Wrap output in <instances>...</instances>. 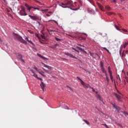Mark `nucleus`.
Segmentation results:
<instances>
[{
	"label": "nucleus",
	"mask_w": 128,
	"mask_h": 128,
	"mask_svg": "<svg viewBox=\"0 0 128 128\" xmlns=\"http://www.w3.org/2000/svg\"><path fill=\"white\" fill-rule=\"evenodd\" d=\"M14 38L16 40H18L19 42H20L22 44H26L28 42L22 39V38L19 36L18 34L14 33Z\"/></svg>",
	"instance_id": "f257e3e1"
},
{
	"label": "nucleus",
	"mask_w": 128,
	"mask_h": 128,
	"mask_svg": "<svg viewBox=\"0 0 128 128\" xmlns=\"http://www.w3.org/2000/svg\"><path fill=\"white\" fill-rule=\"evenodd\" d=\"M42 64L44 65V68H48V70H46V69H44V68H42V70L46 72L47 74H52V70H54V68L50 66H49L48 65H46L44 63H42Z\"/></svg>",
	"instance_id": "f03ea898"
},
{
	"label": "nucleus",
	"mask_w": 128,
	"mask_h": 128,
	"mask_svg": "<svg viewBox=\"0 0 128 128\" xmlns=\"http://www.w3.org/2000/svg\"><path fill=\"white\" fill-rule=\"evenodd\" d=\"M77 78L78 80H80V82L81 84H82V86H83L84 88L88 89V88H90V84H86V83H84V82L82 80L80 79V77L77 76Z\"/></svg>",
	"instance_id": "7ed1b4c3"
},
{
	"label": "nucleus",
	"mask_w": 128,
	"mask_h": 128,
	"mask_svg": "<svg viewBox=\"0 0 128 128\" xmlns=\"http://www.w3.org/2000/svg\"><path fill=\"white\" fill-rule=\"evenodd\" d=\"M62 6H72V2L70 0H65L64 2H62L60 4Z\"/></svg>",
	"instance_id": "20e7f679"
},
{
	"label": "nucleus",
	"mask_w": 128,
	"mask_h": 128,
	"mask_svg": "<svg viewBox=\"0 0 128 128\" xmlns=\"http://www.w3.org/2000/svg\"><path fill=\"white\" fill-rule=\"evenodd\" d=\"M28 16L33 20H42V17L40 16H32V15H29Z\"/></svg>",
	"instance_id": "39448f33"
},
{
	"label": "nucleus",
	"mask_w": 128,
	"mask_h": 128,
	"mask_svg": "<svg viewBox=\"0 0 128 128\" xmlns=\"http://www.w3.org/2000/svg\"><path fill=\"white\" fill-rule=\"evenodd\" d=\"M20 16H26L28 14L26 12V9L24 8H22L21 10L20 11Z\"/></svg>",
	"instance_id": "423d86ee"
},
{
	"label": "nucleus",
	"mask_w": 128,
	"mask_h": 128,
	"mask_svg": "<svg viewBox=\"0 0 128 128\" xmlns=\"http://www.w3.org/2000/svg\"><path fill=\"white\" fill-rule=\"evenodd\" d=\"M66 56H70V58H75L76 60H77L78 58L76 56H74L72 54L69 53L68 52H64V53Z\"/></svg>",
	"instance_id": "0eeeda50"
},
{
	"label": "nucleus",
	"mask_w": 128,
	"mask_h": 128,
	"mask_svg": "<svg viewBox=\"0 0 128 128\" xmlns=\"http://www.w3.org/2000/svg\"><path fill=\"white\" fill-rule=\"evenodd\" d=\"M66 56H70V58H75L76 60H77L78 58L76 56H74L72 54L69 53L68 52H64V53Z\"/></svg>",
	"instance_id": "6e6552de"
},
{
	"label": "nucleus",
	"mask_w": 128,
	"mask_h": 128,
	"mask_svg": "<svg viewBox=\"0 0 128 128\" xmlns=\"http://www.w3.org/2000/svg\"><path fill=\"white\" fill-rule=\"evenodd\" d=\"M114 96L116 98H117L118 100V102H122V96H120L116 94H114Z\"/></svg>",
	"instance_id": "1a4fd4ad"
},
{
	"label": "nucleus",
	"mask_w": 128,
	"mask_h": 128,
	"mask_svg": "<svg viewBox=\"0 0 128 128\" xmlns=\"http://www.w3.org/2000/svg\"><path fill=\"white\" fill-rule=\"evenodd\" d=\"M25 6L27 8V10H28L29 12H30V10H32V8H34V6H29L28 4H25Z\"/></svg>",
	"instance_id": "9d476101"
},
{
	"label": "nucleus",
	"mask_w": 128,
	"mask_h": 128,
	"mask_svg": "<svg viewBox=\"0 0 128 128\" xmlns=\"http://www.w3.org/2000/svg\"><path fill=\"white\" fill-rule=\"evenodd\" d=\"M40 86H41V88L42 90V91L44 92V88L46 87V84H44L42 82H41V83L40 84Z\"/></svg>",
	"instance_id": "9b49d317"
},
{
	"label": "nucleus",
	"mask_w": 128,
	"mask_h": 128,
	"mask_svg": "<svg viewBox=\"0 0 128 128\" xmlns=\"http://www.w3.org/2000/svg\"><path fill=\"white\" fill-rule=\"evenodd\" d=\"M31 71V76H34V78H38V74H36V73H34V70H30Z\"/></svg>",
	"instance_id": "f8f14e48"
},
{
	"label": "nucleus",
	"mask_w": 128,
	"mask_h": 128,
	"mask_svg": "<svg viewBox=\"0 0 128 128\" xmlns=\"http://www.w3.org/2000/svg\"><path fill=\"white\" fill-rule=\"evenodd\" d=\"M114 108H115L117 112H120V110H122V108H120V106H114Z\"/></svg>",
	"instance_id": "ddd939ff"
},
{
	"label": "nucleus",
	"mask_w": 128,
	"mask_h": 128,
	"mask_svg": "<svg viewBox=\"0 0 128 128\" xmlns=\"http://www.w3.org/2000/svg\"><path fill=\"white\" fill-rule=\"evenodd\" d=\"M96 97L97 98H98L102 102V97H100V94H98V92H96Z\"/></svg>",
	"instance_id": "4468645a"
},
{
	"label": "nucleus",
	"mask_w": 128,
	"mask_h": 128,
	"mask_svg": "<svg viewBox=\"0 0 128 128\" xmlns=\"http://www.w3.org/2000/svg\"><path fill=\"white\" fill-rule=\"evenodd\" d=\"M76 48H78V50H80V52H85V50H84V49H82V48H80L79 46H76Z\"/></svg>",
	"instance_id": "2eb2a0df"
},
{
	"label": "nucleus",
	"mask_w": 128,
	"mask_h": 128,
	"mask_svg": "<svg viewBox=\"0 0 128 128\" xmlns=\"http://www.w3.org/2000/svg\"><path fill=\"white\" fill-rule=\"evenodd\" d=\"M38 72H39V74H41L42 76H46L45 75H44V72L43 71H42L40 70Z\"/></svg>",
	"instance_id": "dca6fc26"
},
{
	"label": "nucleus",
	"mask_w": 128,
	"mask_h": 128,
	"mask_svg": "<svg viewBox=\"0 0 128 128\" xmlns=\"http://www.w3.org/2000/svg\"><path fill=\"white\" fill-rule=\"evenodd\" d=\"M98 4V6H99V8H100V10H104V7H102V5H100V3H97Z\"/></svg>",
	"instance_id": "f3484780"
},
{
	"label": "nucleus",
	"mask_w": 128,
	"mask_h": 128,
	"mask_svg": "<svg viewBox=\"0 0 128 128\" xmlns=\"http://www.w3.org/2000/svg\"><path fill=\"white\" fill-rule=\"evenodd\" d=\"M101 70L102 72H104V74H105V75L106 76V70H104V68H101Z\"/></svg>",
	"instance_id": "a211bd4d"
},
{
	"label": "nucleus",
	"mask_w": 128,
	"mask_h": 128,
	"mask_svg": "<svg viewBox=\"0 0 128 128\" xmlns=\"http://www.w3.org/2000/svg\"><path fill=\"white\" fill-rule=\"evenodd\" d=\"M26 40L28 42H29V44H31L34 45V42H32L30 40H28V38H26Z\"/></svg>",
	"instance_id": "6ab92c4d"
},
{
	"label": "nucleus",
	"mask_w": 128,
	"mask_h": 128,
	"mask_svg": "<svg viewBox=\"0 0 128 128\" xmlns=\"http://www.w3.org/2000/svg\"><path fill=\"white\" fill-rule=\"evenodd\" d=\"M60 6H62V8H70V7L66 5V6H64L61 4H60Z\"/></svg>",
	"instance_id": "aec40b11"
},
{
	"label": "nucleus",
	"mask_w": 128,
	"mask_h": 128,
	"mask_svg": "<svg viewBox=\"0 0 128 128\" xmlns=\"http://www.w3.org/2000/svg\"><path fill=\"white\" fill-rule=\"evenodd\" d=\"M106 8L107 10H112V8L110 6H106Z\"/></svg>",
	"instance_id": "412c9836"
},
{
	"label": "nucleus",
	"mask_w": 128,
	"mask_h": 128,
	"mask_svg": "<svg viewBox=\"0 0 128 128\" xmlns=\"http://www.w3.org/2000/svg\"><path fill=\"white\" fill-rule=\"evenodd\" d=\"M83 122H84L86 124L90 125V122L86 120H83Z\"/></svg>",
	"instance_id": "4be33fe9"
},
{
	"label": "nucleus",
	"mask_w": 128,
	"mask_h": 128,
	"mask_svg": "<svg viewBox=\"0 0 128 128\" xmlns=\"http://www.w3.org/2000/svg\"><path fill=\"white\" fill-rule=\"evenodd\" d=\"M114 28H116V30H120V29L118 28V26L116 24L114 25Z\"/></svg>",
	"instance_id": "5701e85b"
},
{
	"label": "nucleus",
	"mask_w": 128,
	"mask_h": 128,
	"mask_svg": "<svg viewBox=\"0 0 128 128\" xmlns=\"http://www.w3.org/2000/svg\"><path fill=\"white\" fill-rule=\"evenodd\" d=\"M42 38H43V40H46V36H44V35H41L40 36Z\"/></svg>",
	"instance_id": "b1692460"
},
{
	"label": "nucleus",
	"mask_w": 128,
	"mask_h": 128,
	"mask_svg": "<svg viewBox=\"0 0 128 128\" xmlns=\"http://www.w3.org/2000/svg\"><path fill=\"white\" fill-rule=\"evenodd\" d=\"M107 14H108V16H112V14H114V13L112 12H108Z\"/></svg>",
	"instance_id": "393cba45"
},
{
	"label": "nucleus",
	"mask_w": 128,
	"mask_h": 128,
	"mask_svg": "<svg viewBox=\"0 0 128 128\" xmlns=\"http://www.w3.org/2000/svg\"><path fill=\"white\" fill-rule=\"evenodd\" d=\"M90 56H92V58H94V53H92V52H90Z\"/></svg>",
	"instance_id": "a878e982"
},
{
	"label": "nucleus",
	"mask_w": 128,
	"mask_h": 128,
	"mask_svg": "<svg viewBox=\"0 0 128 128\" xmlns=\"http://www.w3.org/2000/svg\"><path fill=\"white\" fill-rule=\"evenodd\" d=\"M79 40H86V38L80 36L79 37Z\"/></svg>",
	"instance_id": "bb28decb"
},
{
	"label": "nucleus",
	"mask_w": 128,
	"mask_h": 128,
	"mask_svg": "<svg viewBox=\"0 0 128 128\" xmlns=\"http://www.w3.org/2000/svg\"><path fill=\"white\" fill-rule=\"evenodd\" d=\"M100 64L101 68H104V63H102V62H100Z\"/></svg>",
	"instance_id": "cd10ccee"
},
{
	"label": "nucleus",
	"mask_w": 128,
	"mask_h": 128,
	"mask_svg": "<svg viewBox=\"0 0 128 128\" xmlns=\"http://www.w3.org/2000/svg\"><path fill=\"white\" fill-rule=\"evenodd\" d=\"M110 78L112 82H114V77L112 76V75L110 76Z\"/></svg>",
	"instance_id": "c85d7f7f"
},
{
	"label": "nucleus",
	"mask_w": 128,
	"mask_h": 128,
	"mask_svg": "<svg viewBox=\"0 0 128 128\" xmlns=\"http://www.w3.org/2000/svg\"><path fill=\"white\" fill-rule=\"evenodd\" d=\"M106 80H107L108 82H110V79H108V76L107 74H106Z\"/></svg>",
	"instance_id": "c756f323"
},
{
	"label": "nucleus",
	"mask_w": 128,
	"mask_h": 128,
	"mask_svg": "<svg viewBox=\"0 0 128 128\" xmlns=\"http://www.w3.org/2000/svg\"><path fill=\"white\" fill-rule=\"evenodd\" d=\"M123 112L124 114V116H128V112Z\"/></svg>",
	"instance_id": "7c9ffc66"
},
{
	"label": "nucleus",
	"mask_w": 128,
	"mask_h": 128,
	"mask_svg": "<svg viewBox=\"0 0 128 128\" xmlns=\"http://www.w3.org/2000/svg\"><path fill=\"white\" fill-rule=\"evenodd\" d=\"M88 2H90V4H94V1L92 0H87Z\"/></svg>",
	"instance_id": "2f4dec72"
},
{
	"label": "nucleus",
	"mask_w": 128,
	"mask_h": 128,
	"mask_svg": "<svg viewBox=\"0 0 128 128\" xmlns=\"http://www.w3.org/2000/svg\"><path fill=\"white\" fill-rule=\"evenodd\" d=\"M126 46H128V44L126 43H125L124 44H123L122 48H126Z\"/></svg>",
	"instance_id": "473e14b6"
},
{
	"label": "nucleus",
	"mask_w": 128,
	"mask_h": 128,
	"mask_svg": "<svg viewBox=\"0 0 128 128\" xmlns=\"http://www.w3.org/2000/svg\"><path fill=\"white\" fill-rule=\"evenodd\" d=\"M55 40H57V42H60V40H60L56 37H55Z\"/></svg>",
	"instance_id": "72a5a7b5"
},
{
	"label": "nucleus",
	"mask_w": 128,
	"mask_h": 128,
	"mask_svg": "<svg viewBox=\"0 0 128 128\" xmlns=\"http://www.w3.org/2000/svg\"><path fill=\"white\" fill-rule=\"evenodd\" d=\"M18 58L22 60V54H18Z\"/></svg>",
	"instance_id": "f704fd0d"
},
{
	"label": "nucleus",
	"mask_w": 128,
	"mask_h": 128,
	"mask_svg": "<svg viewBox=\"0 0 128 128\" xmlns=\"http://www.w3.org/2000/svg\"><path fill=\"white\" fill-rule=\"evenodd\" d=\"M104 50H106V52H108L109 54H110V50H108L106 48H103Z\"/></svg>",
	"instance_id": "c9c22d12"
},
{
	"label": "nucleus",
	"mask_w": 128,
	"mask_h": 128,
	"mask_svg": "<svg viewBox=\"0 0 128 128\" xmlns=\"http://www.w3.org/2000/svg\"><path fill=\"white\" fill-rule=\"evenodd\" d=\"M122 32H128V30H125V29H122L121 30Z\"/></svg>",
	"instance_id": "e433bc0d"
},
{
	"label": "nucleus",
	"mask_w": 128,
	"mask_h": 128,
	"mask_svg": "<svg viewBox=\"0 0 128 128\" xmlns=\"http://www.w3.org/2000/svg\"><path fill=\"white\" fill-rule=\"evenodd\" d=\"M108 72H109L110 76H112V72L111 70H109Z\"/></svg>",
	"instance_id": "4c0bfd02"
},
{
	"label": "nucleus",
	"mask_w": 128,
	"mask_h": 128,
	"mask_svg": "<svg viewBox=\"0 0 128 128\" xmlns=\"http://www.w3.org/2000/svg\"><path fill=\"white\" fill-rule=\"evenodd\" d=\"M67 88H68V90H70L71 92H74V90H72V89L70 88V87L67 86Z\"/></svg>",
	"instance_id": "58836bf2"
},
{
	"label": "nucleus",
	"mask_w": 128,
	"mask_h": 128,
	"mask_svg": "<svg viewBox=\"0 0 128 128\" xmlns=\"http://www.w3.org/2000/svg\"><path fill=\"white\" fill-rule=\"evenodd\" d=\"M34 70H36V71L38 72V71L40 70H38V68H37L36 67V66H34Z\"/></svg>",
	"instance_id": "ea45409f"
},
{
	"label": "nucleus",
	"mask_w": 128,
	"mask_h": 128,
	"mask_svg": "<svg viewBox=\"0 0 128 128\" xmlns=\"http://www.w3.org/2000/svg\"><path fill=\"white\" fill-rule=\"evenodd\" d=\"M122 48H120L119 52H120V54H122Z\"/></svg>",
	"instance_id": "a19ab883"
},
{
	"label": "nucleus",
	"mask_w": 128,
	"mask_h": 128,
	"mask_svg": "<svg viewBox=\"0 0 128 128\" xmlns=\"http://www.w3.org/2000/svg\"><path fill=\"white\" fill-rule=\"evenodd\" d=\"M33 8L34 10H40V8H38L34 7V8Z\"/></svg>",
	"instance_id": "79ce46f5"
},
{
	"label": "nucleus",
	"mask_w": 128,
	"mask_h": 128,
	"mask_svg": "<svg viewBox=\"0 0 128 128\" xmlns=\"http://www.w3.org/2000/svg\"><path fill=\"white\" fill-rule=\"evenodd\" d=\"M48 9H45V10H42V12H48Z\"/></svg>",
	"instance_id": "37998d69"
},
{
	"label": "nucleus",
	"mask_w": 128,
	"mask_h": 128,
	"mask_svg": "<svg viewBox=\"0 0 128 128\" xmlns=\"http://www.w3.org/2000/svg\"><path fill=\"white\" fill-rule=\"evenodd\" d=\"M42 60H48V58H46V57L42 56Z\"/></svg>",
	"instance_id": "c03bdc74"
},
{
	"label": "nucleus",
	"mask_w": 128,
	"mask_h": 128,
	"mask_svg": "<svg viewBox=\"0 0 128 128\" xmlns=\"http://www.w3.org/2000/svg\"><path fill=\"white\" fill-rule=\"evenodd\" d=\"M117 92H118V94H120V96H122V94L118 90H117Z\"/></svg>",
	"instance_id": "a18cd8bd"
},
{
	"label": "nucleus",
	"mask_w": 128,
	"mask_h": 128,
	"mask_svg": "<svg viewBox=\"0 0 128 128\" xmlns=\"http://www.w3.org/2000/svg\"><path fill=\"white\" fill-rule=\"evenodd\" d=\"M38 80H40L42 81V78H40L37 76V78H36Z\"/></svg>",
	"instance_id": "49530a36"
},
{
	"label": "nucleus",
	"mask_w": 128,
	"mask_h": 128,
	"mask_svg": "<svg viewBox=\"0 0 128 128\" xmlns=\"http://www.w3.org/2000/svg\"><path fill=\"white\" fill-rule=\"evenodd\" d=\"M64 108H66V110H70V108L68 106H65Z\"/></svg>",
	"instance_id": "de8ad7c7"
},
{
	"label": "nucleus",
	"mask_w": 128,
	"mask_h": 128,
	"mask_svg": "<svg viewBox=\"0 0 128 128\" xmlns=\"http://www.w3.org/2000/svg\"><path fill=\"white\" fill-rule=\"evenodd\" d=\"M78 46H82V48H86V46H84L80 44H78Z\"/></svg>",
	"instance_id": "09e8293b"
},
{
	"label": "nucleus",
	"mask_w": 128,
	"mask_h": 128,
	"mask_svg": "<svg viewBox=\"0 0 128 128\" xmlns=\"http://www.w3.org/2000/svg\"><path fill=\"white\" fill-rule=\"evenodd\" d=\"M103 126H104L106 128H109L108 126V125H106V124H103Z\"/></svg>",
	"instance_id": "8fccbe9b"
},
{
	"label": "nucleus",
	"mask_w": 128,
	"mask_h": 128,
	"mask_svg": "<svg viewBox=\"0 0 128 128\" xmlns=\"http://www.w3.org/2000/svg\"><path fill=\"white\" fill-rule=\"evenodd\" d=\"M112 106L114 108V106H116V104L114 103H112Z\"/></svg>",
	"instance_id": "3c124183"
},
{
	"label": "nucleus",
	"mask_w": 128,
	"mask_h": 128,
	"mask_svg": "<svg viewBox=\"0 0 128 128\" xmlns=\"http://www.w3.org/2000/svg\"><path fill=\"white\" fill-rule=\"evenodd\" d=\"M20 60H21V62H24V59H22H22H20Z\"/></svg>",
	"instance_id": "603ef678"
},
{
	"label": "nucleus",
	"mask_w": 128,
	"mask_h": 128,
	"mask_svg": "<svg viewBox=\"0 0 128 128\" xmlns=\"http://www.w3.org/2000/svg\"><path fill=\"white\" fill-rule=\"evenodd\" d=\"M90 88L92 89V90L93 92H96V90H94V88H93L91 87Z\"/></svg>",
	"instance_id": "864d4df0"
},
{
	"label": "nucleus",
	"mask_w": 128,
	"mask_h": 128,
	"mask_svg": "<svg viewBox=\"0 0 128 128\" xmlns=\"http://www.w3.org/2000/svg\"><path fill=\"white\" fill-rule=\"evenodd\" d=\"M113 2L116 4V0H112Z\"/></svg>",
	"instance_id": "5fc2aeb1"
},
{
	"label": "nucleus",
	"mask_w": 128,
	"mask_h": 128,
	"mask_svg": "<svg viewBox=\"0 0 128 128\" xmlns=\"http://www.w3.org/2000/svg\"><path fill=\"white\" fill-rule=\"evenodd\" d=\"M124 56H125L124 53L122 52V58H124Z\"/></svg>",
	"instance_id": "6e6d98bb"
},
{
	"label": "nucleus",
	"mask_w": 128,
	"mask_h": 128,
	"mask_svg": "<svg viewBox=\"0 0 128 128\" xmlns=\"http://www.w3.org/2000/svg\"><path fill=\"white\" fill-rule=\"evenodd\" d=\"M38 56H39V57H40V58H41L42 57V54H38Z\"/></svg>",
	"instance_id": "4d7b16f0"
},
{
	"label": "nucleus",
	"mask_w": 128,
	"mask_h": 128,
	"mask_svg": "<svg viewBox=\"0 0 128 128\" xmlns=\"http://www.w3.org/2000/svg\"><path fill=\"white\" fill-rule=\"evenodd\" d=\"M37 24H38V26H40V22H37Z\"/></svg>",
	"instance_id": "13d9d810"
},
{
	"label": "nucleus",
	"mask_w": 128,
	"mask_h": 128,
	"mask_svg": "<svg viewBox=\"0 0 128 128\" xmlns=\"http://www.w3.org/2000/svg\"><path fill=\"white\" fill-rule=\"evenodd\" d=\"M72 48L74 50H75L76 52V48Z\"/></svg>",
	"instance_id": "bf43d9fd"
},
{
	"label": "nucleus",
	"mask_w": 128,
	"mask_h": 128,
	"mask_svg": "<svg viewBox=\"0 0 128 128\" xmlns=\"http://www.w3.org/2000/svg\"><path fill=\"white\" fill-rule=\"evenodd\" d=\"M82 34H84V36H88V34H86V33H82Z\"/></svg>",
	"instance_id": "052dcab7"
},
{
	"label": "nucleus",
	"mask_w": 128,
	"mask_h": 128,
	"mask_svg": "<svg viewBox=\"0 0 128 128\" xmlns=\"http://www.w3.org/2000/svg\"><path fill=\"white\" fill-rule=\"evenodd\" d=\"M109 70H110V67L108 68V71H109Z\"/></svg>",
	"instance_id": "680f3d73"
},
{
	"label": "nucleus",
	"mask_w": 128,
	"mask_h": 128,
	"mask_svg": "<svg viewBox=\"0 0 128 128\" xmlns=\"http://www.w3.org/2000/svg\"><path fill=\"white\" fill-rule=\"evenodd\" d=\"M46 16H50V14H46Z\"/></svg>",
	"instance_id": "e2e57ef3"
},
{
	"label": "nucleus",
	"mask_w": 128,
	"mask_h": 128,
	"mask_svg": "<svg viewBox=\"0 0 128 128\" xmlns=\"http://www.w3.org/2000/svg\"><path fill=\"white\" fill-rule=\"evenodd\" d=\"M88 74H90V72L88 71Z\"/></svg>",
	"instance_id": "0e129e2a"
},
{
	"label": "nucleus",
	"mask_w": 128,
	"mask_h": 128,
	"mask_svg": "<svg viewBox=\"0 0 128 128\" xmlns=\"http://www.w3.org/2000/svg\"><path fill=\"white\" fill-rule=\"evenodd\" d=\"M48 14H52V12H49Z\"/></svg>",
	"instance_id": "69168bd1"
},
{
	"label": "nucleus",
	"mask_w": 128,
	"mask_h": 128,
	"mask_svg": "<svg viewBox=\"0 0 128 128\" xmlns=\"http://www.w3.org/2000/svg\"><path fill=\"white\" fill-rule=\"evenodd\" d=\"M76 52H78V50H76Z\"/></svg>",
	"instance_id": "338daca9"
},
{
	"label": "nucleus",
	"mask_w": 128,
	"mask_h": 128,
	"mask_svg": "<svg viewBox=\"0 0 128 128\" xmlns=\"http://www.w3.org/2000/svg\"><path fill=\"white\" fill-rule=\"evenodd\" d=\"M76 52H78V50H76Z\"/></svg>",
	"instance_id": "774afa93"
}]
</instances>
